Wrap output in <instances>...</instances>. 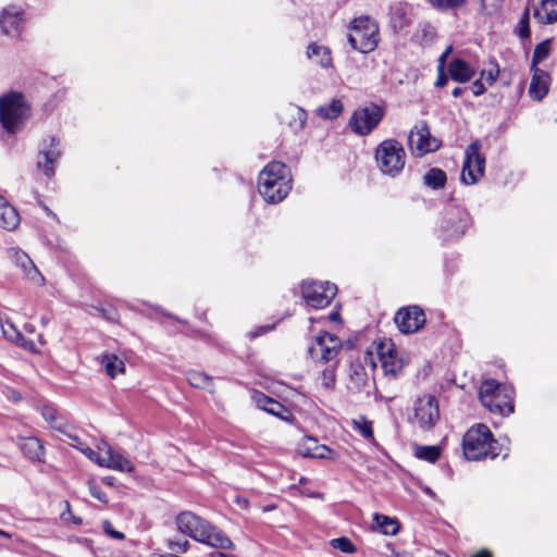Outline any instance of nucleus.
Returning a JSON list of instances; mask_svg holds the SVG:
<instances>
[{
  "mask_svg": "<svg viewBox=\"0 0 557 557\" xmlns=\"http://www.w3.org/2000/svg\"><path fill=\"white\" fill-rule=\"evenodd\" d=\"M175 524L182 534L205 545L221 549H234L235 547L223 531L191 511L178 513Z\"/></svg>",
  "mask_w": 557,
  "mask_h": 557,
  "instance_id": "1",
  "label": "nucleus"
},
{
  "mask_svg": "<svg viewBox=\"0 0 557 557\" xmlns=\"http://www.w3.org/2000/svg\"><path fill=\"white\" fill-rule=\"evenodd\" d=\"M290 188L292 180L282 162L269 163L259 174L258 190L267 202H281Z\"/></svg>",
  "mask_w": 557,
  "mask_h": 557,
  "instance_id": "2",
  "label": "nucleus"
},
{
  "mask_svg": "<svg viewBox=\"0 0 557 557\" xmlns=\"http://www.w3.org/2000/svg\"><path fill=\"white\" fill-rule=\"evenodd\" d=\"M463 454L468 460L494 459L499 455L497 441L485 424L469 429L462 441Z\"/></svg>",
  "mask_w": 557,
  "mask_h": 557,
  "instance_id": "3",
  "label": "nucleus"
},
{
  "mask_svg": "<svg viewBox=\"0 0 557 557\" xmlns=\"http://www.w3.org/2000/svg\"><path fill=\"white\" fill-rule=\"evenodd\" d=\"M479 397L482 405L492 413L503 417L513 412V391L494 379L481 383Z\"/></svg>",
  "mask_w": 557,
  "mask_h": 557,
  "instance_id": "4",
  "label": "nucleus"
},
{
  "mask_svg": "<svg viewBox=\"0 0 557 557\" xmlns=\"http://www.w3.org/2000/svg\"><path fill=\"white\" fill-rule=\"evenodd\" d=\"M30 115V108L20 92H10L0 98V123L9 134L18 132Z\"/></svg>",
  "mask_w": 557,
  "mask_h": 557,
  "instance_id": "5",
  "label": "nucleus"
},
{
  "mask_svg": "<svg viewBox=\"0 0 557 557\" xmlns=\"http://www.w3.org/2000/svg\"><path fill=\"white\" fill-rule=\"evenodd\" d=\"M347 39L354 50L372 52L379 45V25L370 16H358L349 24Z\"/></svg>",
  "mask_w": 557,
  "mask_h": 557,
  "instance_id": "6",
  "label": "nucleus"
},
{
  "mask_svg": "<svg viewBox=\"0 0 557 557\" xmlns=\"http://www.w3.org/2000/svg\"><path fill=\"white\" fill-rule=\"evenodd\" d=\"M375 160L383 174L395 177L399 175L405 168L406 152L397 140L386 139L377 146Z\"/></svg>",
  "mask_w": 557,
  "mask_h": 557,
  "instance_id": "7",
  "label": "nucleus"
},
{
  "mask_svg": "<svg viewBox=\"0 0 557 557\" xmlns=\"http://www.w3.org/2000/svg\"><path fill=\"white\" fill-rule=\"evenodd\" d=\"M481 144L475 140L465 151L460 181L465 185H474L483 177L485 171V157L480 153Z\"/></svg>",
  "mask_w": 557,
  "mask_h": 557,
  "instance_id": "8",
  "label": "nucleus"
},
{
  "mask_svg": "<svg viewBox=\"0 0 557 557\" xmlns=\"http://www.w3.org/2000/svg\"><path fill=\"white\" fill-rule=\"evenodd\" d=\"M341 348V338L334 334L324 332L315 337V341L309 347L308 352L317 362H337V356Z\"/></svg>",
  "mask_w": 557,
  "mask_h": 557,
  "instance_id": "9",
  "label": "nucleus"
},
{
  "mask_svg": "<svg viewBox=\"0 0 557 557\" xmlns=\"http://www.w3.org/2000/svg\"><path fill=\"white\" fill-rule=\"evenodd\" d=\"M383 115V109L380 106L371 103L352 113L349 120V126L354 133L364 136L377 126Z\"/></svg>",
  "mask_w": 557,
  "mask_h": 557,
  "instance_id": "10",
  "label": "nucleus"
},
{
  "mask_svg": "<svg viewBox=\"0 0 557 557\" xmlns=\"http://www.w3.org/2000/svg\"><path fill=\"white\" fill-rule=\"evenodd\" d=\"M337 293V287L330 282H304L302 297L306 304L314 309L330 305Z\"/></svg>",
  "mask_w": 557,
  "mask_h": 557,
  "instance_id": "11",
  "label": "nucleus"
},
{
  "mask_svg": "<svg viewBox=\"0 0 557 557\" xmlns=\"http://www.w3.org/2000/svg\"><path fill=\"white\" fill-rule=\"evenodd\" d=\"M413 411V419L422 430H431L440 419L438 403L432 395L419 397L414 403Z\"/></svg>",
  "mask_w": 557,
  "mask_h": 557,
  "instance_id": "12",
  "label": "nucleus"
},
{
  "mask_svg": "<svg viewBox=\"0 0 557 557\" xmlns=\"http://www.w3.org/2000/svg\"><path fill=\"white\" fill-rule=\"evenodd\" d=\"M408 146L412 154L420 157L437 150L440 143L431 136L428 125L423 122L410 131Z\"/></svg>",
  "mask_w": 557,
  "mask_h": 557,
  "instance_id": "13",
  "label": "nucleus"
},
{
  "mask_svg": "<svg viewBox=\"0 0 557 557\" xmlns=\"http://www.w3.org/2000/svg\"><path fill=\"white\" fill-rule=\"evenodd\" d=\"M375 349L382 370L386 375L395 377L403 371V359L398 356L395 345L391 339L381 341Z\"/></svg>",
  "mask_w": 557,
  "mask_h": 557,
  "instance_id": "14",
  "label": "nucleus"
},
{
  "mask_svg": "<svg viewBox=\"0 0 557 557\" xmlns=\"http://www.w3.org/2000/svg\"><path fill=\"white\" fill-rule=\"evenodd\" d=\"M394 321L401 333L411 334L423 327L425 314L418 306H410L399 309Z\"/></svg>",
  "mask_w": 557,
  "mask_h": 557,
  "instance_id": "15",
  "label": "nucleus"
},
{
  "mask_svg": "<svg viewBox=\"0 0 557 557\" xmlns=\"http://www.w3.org/2000/svg\"><path fill=\"white\" fill-rule=\"evenodd\" d=\"M8 256L11 261L21 269L25 280L37 286L45 284L44 275L39 272L27 253L17 247H12L8 249Z\"/></svg>",
  "mask_w": 557,
  "mask_h": 557,
  "instance_id": "16",
  "label": "nucleus"
},
{
  "mask_svg": "<svg viewBox=\"0 0 557 557\" xmlns=\"http://www.w3.org/2000/svg\"><path fill=\"white\" fill-rule=\"evenodd\" d=\"M373 380L364 363L360 360L352 361L349 366L347 388L350 393H366L370 395Z\"/></svg>",
  "mask_w": 557,
  "mask_h": 557,
  "instance_id": "17",
  "label": "nucleus"
},
{
  "mask_svg": "<svg viewBox=\"0 0 557 557\" xmlns=\"http://www.w3.org/2000/svg\"><path fill=\"white\" fill-rule=\"evenodd\" d=\"M99 451L102 453V459L99 461L100 467L121 471L133 472L134 465L126 457L115 451L106 441H100L97 445Z\"/></svg>",
  "mask_w": 557,
  "mask_h": 557,
  "instance_id": "18",
  "label": "nucleus"
},
{
  "mask_svg": "<svg viewBox=\"0 0 557 557\" xmlns=\"http://www.w3.org/2000/svg\"><path fill=\"white\" fill-rule=\"evenodd\" d=\"M469 214L461 210L455 209L448 213L442 224V228L446 238H458L462 236L469 226Z\"/></svg>",
  "mask_w": 557,
  "mask_h": 557,
  "instance_id": "19",
  "label": "nucleus"
},
{
  "mask_svg": "<svg viewBox=\"0 0 557 557\" xmlns=\"http://www.w3.org/2000/svg\"><path fill=\"white\" fill-rule=\"evenodd\" d=\"M24 11L16 5L4 8L0 15V27L5 35H17L21 33Z\"/></svg>",
  "mask_w": 557,
  "mask_h": 557,
  "instance_id": "20",
  "label": "nucleus"
},
{
  "mask_svg": "<svg viewBox=\"0 0 557 557\" xmlns=\"http://www.w3.org/2000/svg\"><path fill=\"white\" fill-rule=\"evenodd\" d=\"M59 143L55 138H49V144H45L39 151L37 166L47 176H52L54 173L53 164L60 158Z\"/></svg>",
  "mask_w": 557,
  "mask_h": 557,
  "instance_id": "21",
  "label": "nucleus"
},
{
  "mask_svg": "<svg viewBox=\"0 0 557 557\" xmlns=\"http://www.w3.org/2000/svg\"><path fill=\"white\" fill-rule=\"evenodd\" d=\"M253 399L258 408L280 418L283 421H289L293 418V414L287 407L263 393H256Z\"/></svg>",
  "mask_w": 557,
  "mask_h": 557,
  "instance_id": "22",
  "label": "nucleus"
},
{
  "mask_svg": "<svg viewBox=\"0 0 557 557\" xmlns=\"http://www.w3.org/2000/svg\"><path fill=\"white\" fill-rule=\"evenodd\" d=\"M533 75L529 87V95L534 100H542L548 92L549 75L540 69H532Z\"/></svg>",
  "mask_w": 557,
  "mask_h": 557,
  "instance_id": "23",
  "label": "nucleus"
},
{
  "mask_svg": "<svg viewBox=\"0 0 557 557\" xmlns=\"http://www.w3.org/2000/svg\"><path fill=\"white\" fill-rule=\"evenodd\" d=\"M306 54L310 61L323 69H329L333 64L331 49L319 42H310L307 47Z\"/></svg>",
  "mask_w": 557,
  "mask_h": 557,
  "instance_id": "24",
  "label": "nucleus"
},
{
  "mask_svg": "<svg viewBox=\"0 0 557 557\" xmlns=\"http://www.w3.org/2000/svg\"><path fill=\"white\" fill-rule=\"evenodd\" d=\"M21 219L16 209L0 196V227L14 231L20 225Z\"/></svg>",
  "mask_w": 557,
  "mask_h": 557,
  "instance_id": "25",
  "label": "nucleus"
},
{
  "mask_svg": "<svg viewBox=\"0 0 557 557\" xmlns=\"http://www.w3.org/2000/svg\"><path fill=\"white\" fill-rule=\"evenodd\" d=\"M448 72L453 81L463 84L471 81L475 71L462 59H454L448 64Z\"/></svg>",
  "mask_w": 557,
  "mask_h": 557,
  "instance_id": "26",
  "label": "nucleus"
},
{
  "mask_svg": "<svg viewBox=\"0 0 557 557\" xmlns=\"http://www.w3.org/2000/svg\"><path fill=\"white\" fill-rule=\"evenodd\" d=\"M20 448L23 455L32 461H42L45 448L37 437H23L20 441Z\"/></svg>",
  "mask_w": 557,
  "mask_h": 557,
  "instance_id": "27",
  "label": "nucleus"
},
{
  "mask_svg": "<svg viewBox=\"0 0 557 557\" xmlns=\"http://www.w3.org/2000/svg\"><path fill=\"white\" fill-rule=\"evenodd\" d=\"M533 17L540 24H554L557 22V0H542L540 7L533 12Z\"/></svg>",
  "mask_w": 557,
  "mask_h": 557,
  "instance_id": "28",
  "label": "nucleus"
},
{
  "mask_svg": "<svg viewBox=\"0 0 557 557\" xmlns=\"http://www.w3.org/2000/svg\"><path fill=\"white\" fill-rule=\"evenodd\" d=\"M0 326H1L4 337L7 339L15 343L16 345H18L20 347H22L26 350H29V351L35 350L34 343L32 341H27L12 322H10L8 320L7 321L0 320Z\"/></svg>",
  "mask_w": 557,
  "mask_h": 557,
  "instance_id": "29",
  "label": "nucleus"
},
{
  "mask_svg": "<svg viewBox=\"0 0 557 557\" xmlns=\"http://www.w3.org/2000/svg\"><path fill=\"white\" fill-rule=\"evenodd\" d=\"M186 379L193 387L205 389L210 393H213L214 391L212 376L208 375L205 372L190 370L186 373Z\"/></svg>",
  "mask_w": 557,
  "mask_h": 557,
  "instance_id": "30",
  "label": "nucleus"
},
{
  "mask_svg": "<svg viewBox=\"0 0 557 557\" xmlns=\"http://www.w3.org/2000/svg\"><path fill=\"white\" fill-rule=\"evenodd\" d=\"M101 364L104 368L107 374L112 379L125 372L124 361L113 354H104L101 357Z\"/></svg>",
  "mask_w": 557,
  "mask_h": 557,
  "instance_id": "31",
  "label": "nucleus"
},
{
  "mask_svg": "<svg viewBox=\"0 0 557 557\" xmlns=\"http://www.w3.org/2000/svg\"><path fill=\"white\" fill-rule=\"evenodd\" d=\"M373 521L377 530L385 535H395L400 528L399 522L395 518L385 515L375 513Z\"/></svg>",
  "mask_w": 557,
  "mask_h": 557,
  "instance_id": "32",
  "label": "nucleus"
},
{
  "mask_svg": "<svg viewBox=\"0 0 557 557\" xmlns=\"http://www.w3.org/2000/svg\"><path fill=\"white\" fill-rule=\"evenodd\" d=\"M446 181V173L438 168H432L423 175L424 185L432 189L443 188Z\"/></svg>",
  "mask_w": 557,
  "mask_h": 557,
  "instance_id": "33",
  "label": "nucleus"
},
{
  "mask_svg": "<svg viewBox=\"0 0 557 557\" xmlns=\"http://www.w3.org/2000/svg\"><path fill=\"white\" fill-rule=\"evenodd\" d=\"M344 106L339 99H333L330 103L320 106L317 114L323 120H333L341 115Z\"/></svg>",
  "mask_w": 557,
  "mask_h": 557,
  "instance_id": "34",
  "label": "nucleus"
},
{
  "mask_svg": "<svg viewBox=\"0 0 557 557\" xmlns=\"http://www.w3.org/2000/svg\"><path fill=\"white\" fill-rule=\"evenodd\" d=\"M354 429L360 433L366 440L373 441V425L372 421L368 420L364 416H359L352 420Z\"/></svg>",
  "mask_w": 557,
  "mask_h": 557,
  "instance_id": "35",
  "label": "nucleus"
},
{
  "mask_svg": "<svg viewBox=\"0 0 557 557\" xmlns=\"http://www.w3.org/2000/svg\"><path fill=\"white\" fill-rule=\"evenodd\" d=\"M336 368L337 362H327L326 368L321 372V385L326 391H331L335 386Z\"/></svg>",
  "mask_w": 557,
  "mask_h": 557,
  "instance_id": "36",
  "label": "nucleus"
},
{
  "mask_svg": "<svg viewBox=\"0 0 557 557\" xmlns=\"http://www.w3.org/2000/svg\"><path fill=\"white\" fill-rule=\"evenodd\" d=\"M414 456L421 460L435 462L441 456V449L437 446H417Z\"/></svg>",
  "mask_w": 557,
  "mask_h": 557,
  "instance_id": "37",
  "label": "nucleus"
},
{
  "mask_svg": "<svg viewBox=\"0 0 557 557\" xmlns=\"http://www.w3.org/2000/svg\"><path fill=\"white\" fill-rule=\"evenodd\" d=\"M468 0H429V3L436 10L445 12L457 10L463 7Z\"/></svg>",
  "mask_w": 557,
  "mask_h": 557,
  "instance_id": "38",
  "label": "nucleus"
},
{
  "mask_svg": "<svg viewBox=\"0 0 557 557\" xmlns=\"http://www.w3.org/2000/svg\"><path fill=\"white\" fill-rule=\"evenodd\" d=\"M550 51V41L545 40L539 44L532 55V69H537L536 65L546 59Z\"/></svg>",
  "mask_w": 557,
  "mask_h": 557,
  "instance_id": "39",
  "label": "nucleus"
},
{
  "mask_svg": "<svg viewBox=\"0 0 557 557\" xmlns=\"http://www.w3.org/2000/svg\"><path fill=\"white\" fill-rule=\"evenodd\" d=\"M530 9L527 7L518 22L517 34L520 38L525 39L530 37Z\"/></svg>",
  "mask_w": 557,
  "mask_h": 557,
  "instance_id": "40",
  "label": "nucleus"
},
{
  "mask_svg": "<svg viewBox=\"0 0 557 557\" xmlns=\"http://www.w3.org/2000/svg\"><path fill=\"white\" fill-rule=\"evenodd\" d=\"M330 544L334 549H338L346 554H352L356 552V546L354 543L345 536L333 539L331 540Z\"/></svg>",
  "mask_w": 557,
  "mask_h": 557,
  "instance_id": "41",
  "label": "nucleus"
},
{
  "mask_svg": "<svg viewBox=\"0 0 557 557\" xmlns=\"http://www.w3.org/2000/svg\"><path fill=\"white\" fill-rule=\"evenodd\" d=\"M318 445H319V443L315 438L306 437V438H304L302 443L299 445L298 453L302 457L312 458L314 456Z\"/></svg>",
  "mask_w": 557,
  "mask_h": 557,
  "instance_id": "42",
  "label": "nucleus"
},
{
  "mask_svg": "<svg viewBox=\"0 0 557 557\" xmlns=\"http://www.w3.org/2000/svg\"><path fill=\"white\" fill-rule=\"evenodd\" d=\"M73 440L77 442V445H74L75 447H77L88 459L99 465V461H101L102 459V453L99 451L98 448L97 450H94L89 446H86L83 443H81L77 437H73Z\"/></svg>",
  "mask_w": 557,
  "mask_h": 557,
  "instance_id": "43",
  "label": "nucleus"
},
{
  "mask_svg": "<svg viewBox=\"0 0 557 557\" xmlns=\"http://www.w3.org/2000/svg\"><path fill=\"white\" fill-rule=\"evenodd\" d=\"M505 0H480L481 10L486 15H493L498 12Z\"/></svg>",
  "mask_w": 557,
  "mask_h": 557,
  "instance_id": "44",
  "label": "nucleus"
},
{
  "mask_svg": "<svg viewBox=\"0 0 557 557\" xmlns=\"http://www.w3.org/2000/svg\"><path fill=\"white\" fill-rule=\"evenodd\" d=\"M41 414L44 417V419L50 423V425L58 430V431H63L62 429V424L61 423H58V419H57V411L54 408L52 407H49V406H45L42 409H41Z\"/></svg>",
  "mask_w": 557,
  "mask_h": 557,
  "instance_id": "45",
  "label": "nucleus"
},
{
  "mask_svg": "<svg viewBox=\"0 0 557 557\" xmlns=\"http://www.w3.org/2000/svg\"><path fill=\"white\" fill-rule=\"evenodd\" d=\"M492 69L483 70L481 72V79H485V82L492 86L499 76V66L496 62H491Z\"/></svg>",
  "mask_w": 557,
  "mask_h": 557,
  "instance_id": "46",
  "label": "nucleus"
},
{
  "mask_svg": "<svg viewBox=\"0 0 557 557\" xmlns=\"http://www.w3.org/2000/svg\"><path fill=\"white\" fill-rule=\"evenodd\" d=\"M96 310L102 315L103 319L111 323H116L119 320V313L113 307H97Z\"/></svg>",
  "mask_w": 557,
  "mask_h": 557,
  "instance_id": "47",
  "label": "nucleus"
},
{
  "mask_svg": "<svg viewBox=\"0 0 557 557\" xmlns=\"http://www.w3.org/2000/svg\"><path fill=\"white\" fill-rule=\"evenodd\" d=\"M312 458L335 459L336 453L326 445L319 444Z\"/></svg>",
  "mask_w": 557,
  "mask_h": 557,
  "instance_id": "48",
  "label": "nucleus"
},
{
  "mask_svg": "<svg viewBox=\"0 0 557 557\" xmlns=\"http://www.w3.org/2000/svg\"><path fill=\"white\" fill-rule=\"evenodd\" d=\"M293 112H294L295 122H296L295 125H293V127L295 128V131L302 129L306 124V121H307L306 111H304L299 107H295L293 109Z\"/></svg>",
  "mask_w": 557,
  "mask_h": 557,
  "instance_id": "49",
  "label": "nucleus"
},
{
  "mask_svg": "<svg viewBox=\"0 0 557 557\" xmlns=\"http://www.w3.org/2000/svg\"><path fill=\"white\" fill-rule=\"evenodd\" d=\"M190 544L187 540L183 541H175V540H169L168 547L177 553H186L189 548Z\"/></svg>",
  "mask_w": 557,
  "mask_h": 557,
  "instance_id": "50",
  "label": "nucleus"
},
{
  "mask_svg": "<svg viewBox=\"0 0 557 557\" xmlns=\"http://www.w3.org/2000/svg\"><path fill=\"white\" fill-rule=\"evenodd\" d=\"M102 529H103V532L112 539L123 540L125 537L124 533L114 530L111 522L108 520L103 521Z\"/></svg>",
  "mask_w": 557,
  "mask_h": 557,
  "instance_id": "51",
  "label": "nucleus"
},
{
  "mask_svg": "<svg viewBox=\"0 0 557 557\" xmlns=\"http://www.w3.org/2000/svg\"><path fill=\"white\" fill-rule=\"evenodd\" d=\"M89 492H90L91 496L95 497L96 499H98L99 502H101V503L108 502L107 494L101 490V487H99L95 483L89 484Z\"/></svg>",
  "mask_w": 557,
  "mask_h": 557,
  "instance_id": "52",
  "label": "nucleus"
},
{
  "mask_svg": "<svg viewBox=\"0 0 557 557\" xmlns=\"http://www.w3.org/2000/svg\"><path fill=\"white\" fill-rule=\"evenodd\" d=\"M470 89L475 97L481 96L486 91L481 78L474 81L471 84Z\"/></svg>",
  "mask_w": 557,
  "mask_h": 557,
  "instance_id": "53",
  "label": "nucleus"
},
{
  "mask_svg": "<svg viewBox=\"0 0 557 557\" xmlns=\"http://www.w3.org/2000/svg\"><path fill=\"white\" fill-rule=\"evenodd\" d=\"M453 51V47L451 46H448L443 52L442 54L440 55L438 58V64H437V70H445V65H446V61H447V58L449 57V54L451 53Z\"/></svg>",
  "mask_w": 557,
  "mask_h": 557,
  "instance_id": "54",
  "label": "nucleus"
},
{
  "mask_svg": "<svg viewBox=\"0 0 557 557\" xmlns=\"http://www.w3.org/2000/svg\"><path fill=\"white\" fill-rule=\"evenodd\" d=\"M437 73H438V76L435 82V86L442 88L447 84L448 77L445 75V70H442V71L437 70Z\"/></svg>",
  "mask_w": 557,
  "mask_h": 557,
  "instance_id": "55",
  "label": "nucleus"
},
{
  "mask_svg": "<svg viewBox=\"0 0 557 557\" xmlns=\"http://www.w3.org/2000/svg\"><path fill=\"white\" fill-rule=\"evenodd\" d=\"M470 557H492V554L487 549H481L475 554H472Z\"/></svg>",
  "mask_w": 557,
  "mask_h": 557,
  "instance_id": "56",
  "label": "nucleus"
},
{
  "mask_svg": "<svg viewBox=\"0 0 557 557\" xmlns=\"http://www.w3.org/2000/svg\"><path fill=\"white\" fill-rule=\"evenodd\" d=\"M269 330H271V327L261 326V327H259L256 332L251 333V335H250V336H251L252 338H253V337H257V336H259V335H261V334L267 333Z\"/></svg>",
  "mask_w": 557,
  "mask_h": 557,
  "instance_id": "57",
  "label": "nucleus"
},
{
  "mask_svg": "<svg viewBox=\"0 0 557 557\" xmlns=\"http://www.w3.org/2000/svg\"><path fill=\"white\" fill-rule=\"evenodd\" d=\"M364 362H369L370 366H371V371L373 372L374 368H375V363L373 361V358H372V354L371 352H367L366 356H364Z\"/></svg>",
  "mask_w": 557,
  "mask_h": 557,
  "instance_id": "58",
  "label": "nucleus"
},
{
  "mask_svg": "<svg viewBox=\"0 0 557 557\" xmlns=\"http://www.w3.org/2000/svg\"><path fill=\"white\" fill-rule=\"evenodd\" d=\"M463 90L465 89L461 88V87H456V88L453 89L451 95L457 98V97L461 96Z\"/></svg>",
  "mask_w": 557,
  "mask_h": 557,
  "instance_id": "59",
  "label": "nucleus"
},
{
  "mask_svg": "<svg viewBox=\"0 0 557 557\" xmlns=\"http://www.w3.org/2000/svg\"><path fill=\"white\" fill-rule=\"evenodd\" d=\"M339 318V314L337 312H332L330 314V319L333 320V321H337Z\"/></svg>",
  "mask_w": 557,
  "mask_h": 557,
  "instance_id": "60",
  "label": "nucleus"
},
{
  "mask_svg": "<svg viewBox=\"0 0 557 557\" xmlns=\"http://www.w3.org/2000/svg\"><path fill=\"white\" fill-rule=\"evenodd\" d=\"M0 535H1V536H4V537H7V539H10V537H11V535H10L7 531L1 530V529H0Z\"/></svg>",
  "mask_w": 557,
  "mask_h": 557,
  "instance_id": "61",
  "label": "nucleus"
},
{
  "mask_svg": "<svg viewBox=\"0 0 557 557\" xmlns=\"http://www.w3.org/2000/svg\"><path fill=\"white\" fill-rule=\"evenodd\" d=\"M111 480H112V478H107V479H104V482H106L107 484H112Z\"/></svg>",
  "mask_w": 557,
  "mask_h": 557,
  "instance_id": "62",
  "label": "nucleus"
},
{
  "mask_svg": "<svg viewBox=\"0 0 557 557\" xmlns=\"http://www.w3.org/2000/svg\"><path fill=\"white\" fill-rule=\"evenodd\" d=\"M389 557H407V556H401L399 554H392V556H389Z\"/></svg>",
  "mask_w": 557,
  "mask_h": 557,
  "instance_id": "63",
  "label": "nucleus"
},
{
  "mask_svg": "<svg viewBox=\"0 0 557 557\" xmlns=\"http://www.w3.org/2000/svg\"><path fill=\"white\" fill-rule=\"evenodd\" d=\"M41 321H42L44 324L47 323V319H45V318H42Z\"/></svg>",
  "mask_w": 557,
  "mask_h": 557,
  "instance_id": "64",
  "label": "nucleus"
}]
</instances>
